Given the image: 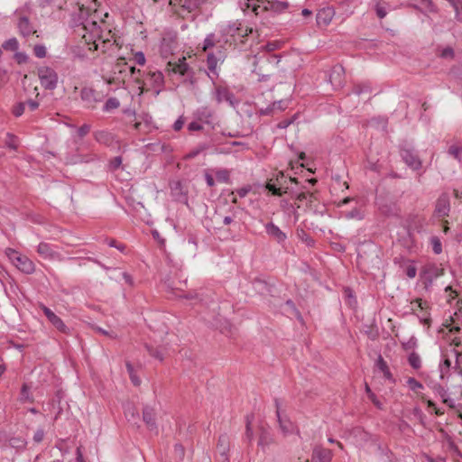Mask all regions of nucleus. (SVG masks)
<instances>
[{"label": "nucleus", "instance_id": "nucleus-1", "mask_svg": "<svg viewBox=\"0 0 462 462\" xmlns=\"http://www.w3.org/2000/svg\"><path fill=\"white\" fill-rule=\"evenodd\" d=\"M105 24V22L102 20L99 23L95 19L91 18L88 20L82 26L81 30L84 32L82 37L85 40L86 43L89 46V50H97V44L96 42L97 40H102L104 42L106 40L103 39V29L102 25Z\"/></svg>", "mask_w": 462, "mask_h": 462}, {"label": "nucleus", "instance_id": "nucleus-2", "mask_svg": "<svg viewBox=\"0 0 462 462\" xmlns=\"http://www.w3.org/2000/svg\"><path fill=\"white\" fill-rule=\"evenodd\" d=\"M6 254L13 264L23 273L30 274L34 272L35 265L27 256L22 255L13 249H8Z\"/></svg>", "mask_w": 462, "mask_h": 462}, {"label": "nucleus", "instance_id": "nucleus-3", "mask_svg": "<svg viewBox=\"0 0 462 462\" xmlns=\"http://www.w3.org/2000/svg\"><path fill=\"white\" fill-rule=\"evenodd\" d=\"M38 76L44 88L52 90L57 87L58 75L52 69L41 67L38 69Z\"/></svg>", "mask_w": 462, "mask_h": 462}, {"label": "nucleus", "instance_id": "nucleus-4", "mask_svg": "<svg viewBox=\"0 0 462 462\" xmlns=\"http://www.w3.org/2000/svg\"><path fill=\"white\" fill-rule=\"evenodd\" d=\"M253 30L247 27H243L240 23L235 22L225 28H223L222 32L224 35H229L233 41H236L237 39H242L251 33Z\"/></svg>", "mask_w": 462, "mask_h": 462}, {"label": "nucleus", "instance_id": "nucleus-5", "mask_svg": "<svg viewBox=\"0 0 462 462\" xmlns=\"http://www.w3.org/2000/svg\"><path fill=\"white\" fill-rule=\"evenodd\" d=\"M40 308L53 327H55L59 331L62 333H69V328L64 324L61 319L58 317L51 309H49L43 304H40Z\"/></svg>", "mask_w": 462, "mask_h": 462}, {"label": "nucleus", "instance_id": "nucleus-6", "mask_svg": "<svg viewBox=\"0 0 462 462\" xmlns=\"http://www.w3.org/2000/svg\"><path fill=\"white\" fill-rule=\"evenodd\" d=\"M401 156L406 165L411 170L417 171L421 168V160L413 150L402 149L401 151Z\"/></svg>", "mask_w": 462, "mask_h": 462}, {"label": "nucleus", "instance_id": "nucleus-7", "mask_svg": "<svg viewBox=\"0 0 462 462\" xmlns=\"http://www.w3.org/2000/svg\"><path fill=\"white\" fill-rule=\"evenodd\" d=\"M276 416L281 430L283 433H289L292 430L293 425L285 412L282 410V404L278 399H275Z\"/></svg>", "mask_w": 462, "mask_h": 462}, {"label": "nucleus", "instance_id": "nucleus-8", "mask_svg": "<svg viewBox=\"0 0 462 462\" xmlns=\"http://www.w3.org/2000/svg\"><path fill=\"white\" fill-rule=\"evenodd\" d=\"M345 69L342 65H335L329 73L328 81L334 88H341L344 84Z\"/></svg>", "mask_w": 462, "mask_h": 462}, {"label": "nucleus", "instance_id": "nucleus-9", "mask_svg": "<svg viewBox=\"0 0 462 462\" xmlns=\"http://www.w3.org/2000/svg\"><path fill=\"white\" fill-rule=\"evenodd\" d=\"M80 98L88 108H94L100 101L96 91L90 88H83L80 91Z\"/></svg>", "mask_w": 462, "mask_h": 462}, {"label": "nucleus", "instance_id": "nucleus-10", "mask_svg": "<svg viewBox=\"0 0 462 462\" xmlns=\"http://www.w3.org/2000/svg\"><path fill=\"white\" fill-rule=\"evenodd\" d=\"M422 274L426 283L431 284L432 282L444 274V270L437 264L431 263L424 267Z\"/></svg>", "mask_w": 462, "mask_h": 462}, {"label": "nucleus", "instance_id": "nucleus-11", "mask_svg": "<svg viewBox=\"0 0 462 462\" xmlns=\"http://www.w3.org/2000/svg\"><path fill=\"white\" fill-rule=\"evenodd\" d=\"M286 182H287V180H285L284 174L282 171H280L277 174L276 182L275 183L268 182L266 184V189L275 196H282V189H283V188L285 189H288Z\"/></svg>", "mask_w": 462, "mask_h": 462}, {"label": "nucleus", "instance_id": "nucleus-12", "mask_svg": "<svg viewBox=\"0 0 462 462\" xmlns=\"http://www.w3.org/2000/svg\"><path fill=\"white\" fill-rule=\"evenodd\" d=\"M263 5V11H272L273 13H281L288 7V3L283 0H260Z\"/></svg>", "mask_w": 462, "mask_h": 462}, {"label": "nucleus", "instance_id": "nucleus-13", "mask_svg": "<svg viewBox=\"0 0 462 462\" xmlns=\"http://www.w3.org/2000/svg\"><path fill=\"white\" fill-rule=\"evenodd\" d=\"M265 231L267 235L273 238L278 244H283L287 239V235L273 222L265 225Z\"/></svg>", "mask_w": 462, "mask_h": 462}, {"label": "nucleus", "instance_id": "nucleus-14", "mask_svg": "<svg viewBox=\"0 0 462 462\" xmlns=\"http://www.w3.org/2000/svg\"><path fill=\"white\" fill-rule=\"evenodd\" d=\"M273 442V438L268 429L263 426L259 427L258 447L265 452L269 446Z\"/></svg>", "mask_w": 462, "mask_h": 462}, {"label": "nucleus", "instance_id": "nucleus-15", "mask_svg": "<svg viewBox=\"0 0 462 462\" xmlns=\"http://www.w3.org/2000/svg\"><path fill=\"white\" fill-rule=\"evenodd\" d=\"M37 253L47 260L60 259V254L53 250L52 246L48 243H40L37 247Z\"/></svg>", "mask_w": 462, "mask_h": 462}, {"label": "nucleus", "instance_id": "nucleus-16", "mask_svg": "<svg viewBox=\"0 0 462 462\" xmlns=\"http://www.w3.org/2000/svg\"><path fill=\"white\" fill-rule=\"evenodd\" d=\"M335 15L333 7H325L320 9L317 14V23L319 25L327 26L330 23Z\"/></svg>", "mask_w": 462, "mask_h": 462}, {"label": "nucleus", "instance_id": "nucleus-17", "mask_svg": "<svg viewBox=\"0 0 462 462\" xmlns=\"http://www.w3.org/2000/svg\"><path fill=\"white\" fill-rule=\"evenodd\" d=\"M239 6L243 12L251 10L255 14L263 12V5L260 0H240Z\"/></svg>", "mask_w": 462, "mask_h": 462}, {"label": "nucleus", "instance_id": "nucleus-18", "mask_svg": "<svg viewBox=\"0 0 462 462\" xmlns=\"http://www.w3.org/2000/svg\"><path fill=\"white\" fill-rule=\"evenodd\" d=\"M17 26H18L20 34L23 35V37H28L36 32V29L31 23V22L29 21V19L26 16H21L19 18Z\"/></svg>", "mask_w": 462, "mask_h": 462}, {"label": "nucleus", "instance_id": "nucleus-19", "mask_svg": "<svg viewBox=\"0 0 462 462\" xmlns=\"http://www.w3.org/2000/svg\"><path fill=\"white\" fill-rule=\"evenodd\" d=\"M435 212L439 217L448 216L449 212V199L447 195L443 194L438 199Z\"/></svg>", "mask_w": 462, "mask_h": 462}, {"label": "nucleus", "instance_id": "nucleus-20", "mask_svg": "<svg viewBox=\"0 0 462 462\" xmlns=\"http://www.w3.org/2000/svg\"><path fill=\"white\" fill-rule=\"evenodd\" d=\"M332 458V452L329 449L316 447L313 449L311 461L315 460L318 462H330Z\"/></svg>", "mask_w": 462, "mask_h": 462}, {"label": "nucleus", "instance_id": "nucleus-21", "mask_svg": "<svg viewBox=\"0 0 462 462\" xmlns=\"http://www.w3.org/2000/svg\"><path fill=\"white\" fill-rule=\"evenodd\" d=\"M214 97L217 104H220L223 101H226L230 105H233L234 96L228 91L226 88L216 87L214 90Z\"/></svg>", "mask_w": 462, "mask_h": 462}, {"label": "nucleus", "instance_id": "nucleus-22", "mask_svg": "<svg viewBox=\"0 0 462 462\" xmlns=\"http://www.w3.org/2000/svg\"><path fill=\"white\" fill-rule=\"evenodd\" d=\"M146 81L150 83V85L153 88H158L155 90L156 95L160 93L159 88L163 85V75L160 71H152L147 74L145 79Z\"/></svg>", "mask_w": 462, "mask_h": 462}, {"label": "nucleus", "instance_id": "nucleus-23", "mask_svg": "<svg viewBox=\"0 0 462 462\" xmlns=\"http://www.w3.org/2000/svg\"><path fill=\"white\" fill-rule=\"evenodd\" d=\"M143 420L149 430H152L156 429L155 413L153 409L145 407L143 411Z\"/></svg>", "mask_w": 462, "mask_h": 462}, {"label": "nucleus", "instance_id": "nucleus-24", "mask_svg": "<svg viewBox=\"0 0 462 462\" xmlns=\"http://www.w3.org/2000/svg\"><path fill=\"white\" fill-rule=\"evenodd\" d=\"M169 67H171V70L174 73H179L180 75H186L189 70V65L186 63V58L182 57L181 59H179V61L177 63H171L169 62Z\"/></svg>", "mask_w": 462, "mask_h": 462}, {"label": "nucleus", "instance_id": "nucleus-25", "mask_svg": "<svg viewBox=\"0 0 462 462\" xmlns=\"http://www.w3.org/2000/svg\"><path fill=\"white\" fill-rule=\"evenodd\" d=\"M448 153L462 163V142L452 143L448 149Z\"/></svg>", "mask_w": 462, "mask_h": 462}, {"label": "nucleus", "instance_id": "nucleus-26", "mask_svg": "<svg viewBox=\"0 0 462 462\" xmlns=\"http://www.w3.org/2000/svg\"><path fill=\"white\" fill-rule=\"evenodd\" d=\"M206 2L207 0H183L181 7L191 13L199 9Z\"/></svg>", "mask_w": 462, "mask_h": 462}, {"label": "nucleus", "instance_id": "nucleus-27", "mask_svg": "<svg viewBox=\"0 0 462 462\" xmlns=\"http://www.w3.org/2000/svg\"><path fill=\"white\" fill-rule=\"evenodd\" d=\"M217 451L221 457H225L229 449V439L226 435H221L218 439Z\"/></svg>", "mask_w": 462, "mask_h": 462}, {"label": "nucleus", "instance_id": "nucleus-28", "mask_svg": "<svg viewBox=\"0 0 462 462\" xmlns=\"http://www.w3.org/2000/svg\"><path fill=\"white\" fill-rule=\"evenodd\" d=\"M96 140L104 144H110L113 141V135L112 134L106 132V131H98L95 134Z\"/></svg>", "mask_w": 462, "mask_h": 462}, {"label": "nucleus", "instance_id": "nucleus-29", "mask_svg": "<svg viewBox=\"0 0 462 462\" xmlns=\"http://www.w3.org/2000/svg\"><path fill=\"white\" fill-rule=\"evenodd\" d=\"M342 215L346 219L361 220L364 218V213L359 208H355L349 211L342 212Z\"/></svg>", "mask_w": 462, "mask_h": 462}, {"label": "nucleus", "instance_id": "nucleus-30", "mask_svg": "<svg viewBox=\"0 0 462 462\" xmlns=\"http://www.w3.org/2000/svg\"><path fill=\"white\" fill-rule=\"evenodd\" d=\"M408 363L413 369L418 370L421 367L420 356L416 352H412L409 355Z\"/></svg>", "mask_w": 462, "mask_h": 462}, {"label": "nucleus", "instance_id": "nucleus-31", "mask_svg": "<svg viewBox=\"0 0 462 462\" xmlns=\"http://www.w3.org/2000/svg\"><path fill=\"white\" fill-rule=\"evenodd\" d=\"M27 442L23 438H11L9 440L10 447L15 448V449H23L26 446Z\"/></svg>", "mask_w": 462, "mask_h": 462}, {"label": "nucleus", "instance_id": "nucleus-32", "mask_svg": "<svg viewBox=\"0 0 462 462\" xmlns=\"http://www.w3.org/2000/svg\"><path fill=\"white\" fill-rule=\"evenodd\" d=\"M125 414L128 421L135 422V419L138 417V411L132 405H127L125 410Z\"/></svg>", "mask_w": 462, "mask_h": 462}, {"label": "nucleus", "instance_id": "nucleus-33", "mask_svg": "<svg viewBox=\"0 0 462 462\" xmlns=\"http://www.w3.org/2000/svg\"><path fill=\"white\" fill-rule=\"evenodd\" d=\"M5 143L6 147H8L12 150H16L18 147L17 137L14 134L8 133L6 134Z\"/></svg>", "mask_w": 462, "mask_h": 462}, {"label": "nucleus", "instance_id": "nucleus-34", "mask_svg": "<svg viewBox=\"0 0 462 462\" xmlns=\"http://www.w3.org/2000/svg\"><path fill=\"white\" fill-rule=\"evenodd\" d=\"M19 43L16 38H11L3 43V48L6 51H14L18 49Z\"/></svg>", "mask_w": 462, "mask_h": 462}, {"label": "nucleus", "instance_id": "nucleus-35", "mask_svg": "<svg viewBox=\"0 0 462 462\" xmlns=\"http://www.w3.org/2000/svg\"><path fill=\"white\" fill-rule=\"evenodd\" d=\"M119 106H120V102L117 98L110 97L106 100V102L103 107V110L108 112L112 109L117 108Z\"/></svg>", "mask_w": 462, "mask_h": 462}, {"label": "nucleus", "instance_id": "nucleus-36", "mask_svg": "<svg viewBox=\"0 0 462 462\" xmlns=\"http://www.w3.org/2000/svg\"><path fill=\"white\" fill-rule=\"evenodd\" d=\"M214 220L217 225L228 226L234 222V217L232 216L221 217L219 214H217Z\"/></svg>", "mask_w": 462, "mask_h": 462}, {"label": "nucleus", "instance_id": "nucleus-37", "mask_svg": "<svg viewBox=\"0 0 462 462\" xmlns=\"http://www.w3.org/2000/svg\"><path fill=\"white\" fill-rule=\"evenodd\" d=\"M20 401L23 402H32V398L30 394L29 387L26 384H23L21 389Z\"/></svg>", "mask_w": 462, "mask_h": 462}, {"label": "nucleus", "instance_id": "nucleus-38", "mask_svg": "<svg viewBox=\"0 0 462 462\" xmlns=\"http://www.w3.org/2000/svg\"><path fill=\"white\" fill-rule=\"evenodd\" d=\"M116 68L118 69V71L119 73H123V72H126V71H129L130 75L131 76H134L135 73H140V69H136L133 66H127L126 63H125L124 65H117Z\"/></svg>", "mask_w": 462, "mask_h": 462}, {"label": "nucleus", "instance_id": "nucleus-39", "mask_svg": "<svg viewBox=\"0 0 462 462\" xmlns=\"http://www.w3.org/2000/svg\"><path fill=\"white\" fill-rule=\"evenodd\" d=\"M252 420H253V416L246 417L245 437L249 442H251L253 440V437H254V432H253L252 426H251Z\"/></svg>", "mask_w": 462, "mask_h": 462}, {"label": "nucleus", "instance_id": "nucleus-40", "mask_svg": "<svg viewBox=\"0 0 462 462\" xmlns=\"http://www.w3.org/2000/svg\"><path fill=\"white\" fill-rule=\"evenodd\" d=\"M146 349L152 357L160 361L163 360V354L161 349L154 348L153 346L148 345L146 346Z\"/></svg>", "mask_w": 462, "mask_h": 462}, {"label": "nucleus", "instance_id": "nucleus-41", "mask_svg": "<svg viewBox=\"0 0 462 462\" xmlns=\"http://www.w3.org/2000/svg\"><path fill=\"white\" fill-rule=\"evenodd\" d=\"M217 60H218V58H217L215 54H213V53L208 54L207 63H208V68L209 70L214 71L216 69L217 65Z\"/></svg>", "mask_w": 462, "mask_h": 462}, {"label": "nucleus", "instance_id": "nucleus-42", "mask_svg": "<svg viewBox=\"0 0 462 462\" xmlns=\"http://www.w3.org/2000/svg\"><path fill=\"white\" fill-rule=\"evenodd\" d=\"M216 177L218 181L227 182L229 180V171L226 170H218L216 172Z\"/></svg>", "mask_w": 462, "mask_h": 462}, {"label": "nucleus", "instance_id": "nucleus-43", "mask_svg": "<svg viewBox=\"0 0 462 462\" xmlns=\"http://www.w3.org/2000/svg\"><path fill=\"white\" fill-rule=\"evenodd\" d=\"M407 384L409 385V387L412 391H417L419 389H422L423 388V385L419 381H417L415 378H413V377H409L408 378Z\"/></svg>", "mask_w": 462, "mask_h": 462}, {"label": "nucleus", "instance_id": "nucleus-44", "mask_svg": "<svg viewBox=\"0 0 462 462\" xmlns=\"http://www.w3.org/2000/svg\"><path fill=\"white\" fill-rule=\"evenodd\" d=\"M215 44H216L215 35L214 34H209V35L207 36V38L204 41L203 50L204 51H208V49H210L213 46H215Z\"/></svg>", "mask_w": 462, "mask_h": 462}, {"label": "nucleus", "instance_id": "nucleus-45", "mask_svg": "<svg viewBox=\"0 0 462 462\" xmlns=\"http://www.w3.org/2000/svg\"><path fill=\"white\" fill-rule=\"evenodd\" d=\"M44 435H45L44 430L42 428H39L33 435V441L37 444L41 443L43 440Z\"/></svg>", "mask_w": 462, "mask_h": 462}, {"label": "nucleus", "instance_id": "nucleus-46", "mask_svg": "<svg viewBox=\"0 0 462 462\" xmlns=\"http://www.w3.org/2000/svg\"><path fill=\"white\" fill-rule=\"evenodd\" d=\"M33 51L38 58H44L46 56V48L43 45H36Z\"/></svg>", "mask_w": 462, "mask_h": 462}, {"label": "nucleus", "instance_id": "nucleus-47", "mask_svg": "<svg viewBox=\"0 0 462 462\" xmlns=\"http://www.w3.org/2000/svg\"><path fill=\"white\" fill-rule=\"evenodd\" d=\"M434 391L442 400L448 396V391L440 384L435 385Z\"/></svg>", "mask_w": 462, "mask_h": 462}, {"label": "nucleus", "instance_id": "nucleus-48", "mask_svg": "<svg viewBox=\"0 0 462 462\" xmlns=\"http://www.w3.org/2000/svg\"><path fill=\"white\" fill-rule=\"evenodd\" d=\"M24 109H25V103H19L18 105H16L14 107V115L15 116H21L23 112H24Z\"/></svg>", "mask_w": 462, "mask_h": 462}, {"label": "nucleus", "instance_id": "nucleus-49", "mask_svg": "<svg viewBox=\"0 0 462 462\" xmlns=\"http://www.w3.org/2000/svg\"><path fill=\"white\" fill-rule=\"evenodd\" d=\"M354 93L357 96L369 91V87L366 85H357L354 88Z\"/></svg>", "mask_w": 462, "mask_h": 462}, {"label": "nucleus", "instance_id": "nucleus-50", "mask_svg": "<svg viewBox=\"0 0 462 462\" xmlns=\"http://www.w3.org/2000/svg\"><path fill=\"white\" fill-rule=\"evenodd\" d=\"M275 108L280 109V110L283 109L282 106V101L274 102L273 104V107L272 108H266L265 110H262L261 113L263 115H270L271 111L273 109H275Z\"/></svg>", "mask_w": 462, "mask_h": 462}, {"label": "nucleus", "instance_id": "nucleus-51", "mask_svg": "<svg viewBox=\"0 0 462 462\" xmlns=\"http://www.w3.org/2000/svg\"><path fill=\"white\" fill-rule=\"evenodd\" d=\"M134 61L139 65H144L145 63V57L144 54L142 51H138L134 54Z\"/></svg>", "mask_w": 462, "mask_h": 462}, {"label": "nucleus", "instance_id": "nucleus-52", "mask_svg": "<svg viewBox=\"0 0 462 462\" xmlns=\"http://www.w3.org/2000/svg\"><path fill=\"white\" fill-rule=\"evenodd\" d=\"M89 131H90V126L88 125H83L82 126H80L78 129V134L80 137H84L85 135H87L88 134Z\"/></svg>", "mask_w": 462, "mask_h": 462}, {"label": "nucleus", "instance_id": "nucleus-53", "mask_svg": "<svg viewBox=\"0 0 462 462\" xmlns=\"http://www.w3.org/2000/svg\"><path fill=\"white\" fill-rule=\"evenodd\" d=\"M433 242V251L435 254H439L442 251L441 244L437 238L432 239Z\"/></svg>", "mask_w": 462, "mask_h": 462}, {"label": "nucleus", "instance_id": "nucleus-54", "mask_svg": "<svg viewBox=\"0 0 462 462\" xmlns=\"http://www.w3.org/2000/svg\"><path fill=\"white\" fill-rule=\"evenodd\" d=\"M417 269L413 265H410L406 269V274L409 278L412 279L416 276Z\"/></svg>", "mask_w": 462, "mask_h": 462}, {"label": "nucleus", "instance_id": "nucleus-55", "mask_svg": "<svg viewBox=\"0 0 462 462\" xmlns=\"http://www.w3.org/2000/svg\"><path fill=\"white\" fill-rule=\"evenodd\" d=\"M25 106H28L31 111H34L39 107V103L35 100L30 99L25 102Z\"/></svg>", "mask_w": 462, "mask_h": 462}, {"label": "nucleus", "instance_id": "nucleus-56", "mask_svg": "<svg viewBox=\"0 0 462 462\" xmlns=\"http://www.w3.org/2000/svg\"><path fill=\"white\" fill-rule=\"evenodd\" d=\"M121 164H122V158H121L120 156H116V157H115V158L110 162V166H111V168H113V169H117Z\"/></svg>", "mask_w": 462, "mask_h": 462}, {"label": "nucleus", "instance_id": "nucleus-57", "mask_svg": "<svg viewBox=\"0 0 462 462\" xmlns=\"http://www.w3.org/2000/svg\"><path fill=\"white\" fill-rule=\"evenodd\" d=\"M198 114H199L200 118H202V117L208 118V117H210L212 116V113L208 108H206V107L199 110Z\"/></svg>", "mask_w": 462, "mask_h": 462}, {"label": "nucleus", "instance_id": "nucleus-58", "mask_svg": "<svg viewBox=\"0 0 462 462\" xmlns=\"http://www.w3.org/2000/svg\"><path fill=\"white\" fill-rule=\"evenodd\" d=\"M375 11L379 18H383L387 14L385 8L380 5H376Z\"/></svg>", "mask_w": 462, "mask_h": 462}, {"label": "nucleus", "instance_id": "nucleus-59", "mask_svg": "<svg viewBox=\"0 0 462 462\" xmlns=\"http://www.w3.org/2000/svg\"><path fill=\"white\" fill-rule=\"evenodd\" d=\"M97 330L98 332H100L101 334L105 335V336H108L112 338H116L117 337L116 333H115L114 331H107V330H105L101 328H97Z\"/></svg>", "mask_w": 462, "mask_h": 462}, {"label": "nucleus", "instance_id": "nucleus-60", "mask_svg": "<svg viewBox=\"0 0 462 462\" xmlns=\"http://www.w3.org/2000/svg\"><path fill=\"white\" fill-rule=\"evenodd\" d=\"M188 129H189V131H199V130H201V129H202V125H199V123H197V122H191V123H189V125H188Z\"/></svg>", "mask_w": 462, "mask_h": 462}, {"label": "nucleus", "instance_id": "nucleus-61", "mask_svg": "<svg viewBox=\"0 0 462 462\" xmlns=\"http://www.w3.org/2000/svg\"><path fill=\"white\" fill-rule=\"evenodd\" d=\"M377 366L382 372L383 370H386L388 367L386 362L382 358V356H379L377 360Z\"/></svg>", "mask_w": 462, "mask_h": 462}, {"label": "nucleus", "instance_id": "nucleus-62", "mask_svg": "<svg viewBox=\"0 0 462 462\" xmlns=\"http://www.w3.org/2000/svg\"><path fill=\"white\" fill-rule=\"evenodd\" d=\"M183 125L184 121L181 118H179L178 120L175 121L173 125V129L175 131H180L182 128Z\"/></svg>", "mask_w": 462, "mask_h": 462}, {"label": "nucleus", "instance_id": "nucleus-63", "mask_svg": "<svg viewBox=\"0 0 462 462\" xmlns=\"http://www.w3.org/2000/svg\"><path fill=\"white\" fill-rule=\"evenodd\" d=\"M453 53L454 51L451 48H446L442 51L441 56L444 58L452 57Z\"/></svg>", "mask_w": 462, "mask_h": 462}, {"label": "nucleus", "instance_id": "nucleus-64", "mask_svg": "<svg viewBox=\"0 0 462 462\" xmlns=\"http://www.w3.org/2000/svg\"><path fill=\"white\" fill-rule=\"evenodd\" d=\"M442 402H443L444 403H446L448 407H450V408H455V402H454V400L450 399V398L448 397V395L447 397H445V398L442 400Z\"/></svg>", "mask_w": 462, "mask_h": 462}]
</instances>
